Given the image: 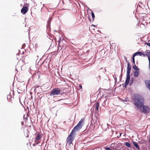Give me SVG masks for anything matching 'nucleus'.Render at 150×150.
Returning a JSON list of instances; mask_svg holds the SVG:
<instances>
[{"mask_svg": "<svg viewBox=\"0 0 150 150\" xmlns=\"http://www.w3.org/2000/svg\"><path fill=\"white\" fill-rule=\"evenodd\" d=\"M84 121V119L83 118H81L78 124L74 127L71 132L74 134H76V131H79L82 128L83 125Z\"/></svg>", "mask_w": 150, "mask_h": 150, "instance_id": "20e7f679", "label": "nucleus"}, {"mask_svg": "<svg viewBox=\"0 0 150 150\" xmlns=\"http://www.w3.org/2000/svg\"><path fill=\"white\" fill-rule=\"evenodd\" d=\"M134 57H134V55H133L132 62H133V63L134 64V65L135 64Z\"/></svg>", "mask_w": 150, "mask_h": 150, "instance_id": "aec40b11", "label": "nucleus"}, {"mask_svg": "<svg viewBox=\"0 0 150 150\" xmlns=\"http://www.w3.org/2000/svg\"><path fill=\"white\" fill-rule=\"evenodd\" d=\"M134 104L135 106L137 108H140V107L144 104V98L139 95L135 96L133 99Z\"/></svg>", "mask_w": 150, "mask_h": 150, "instance_id": "f257e3e1", "label": "nucleus"}, {"mask_svg": "<svg viewBox=\"0 0 150 150\" xmlns=\"http://www.w3.org/2000/svg\"><path fill=\"white\" fill-rule=\"evenodd\" d=\"M146 45L149 46H150V42L149 43H146Z\"/></svg>", "mask_w": 150, "mask_h": 150, "instance_id": "393cba45", "label": "nucleus"}, {"mask_svg": "<svg viewBox=\"0 0 150 150\" xmlns=\"http://www.w3.org/2000/svg\"><path fill=\"white\" fill-rule=\"evenodd\" d=\"M145 52L146 53V55L148 57V58H150V50H146Z\"/></svg>", "mask_w": 150, "mask_h": 150, "instance_id": "9b49d317", "label": "nucleus"}, {"mask_svg": "<svg viewBox=\"0 0 150 150\" xmlns=\"http://www.w3.org/2000/svg\"><path fill=\"white\" fill-rule=\"evenodd\" d=\"M52 19L51 18H50L49 19V20L47 22L48 24H50L51 21H52Z\"/></svg>", "mask_w": 150, "mask_h": 150, "instance_id": "a211bd4d", "label": "nucleus"}, {"mask_svg": "<svg viewBox=\"0 0 150 150\" xmlns=\"http://www.w3.org/2000/svg\"><path fill=\"white\" fill-rule=\"evenodd\" d=\"M142 52H138L133 54L134 57H135L136 55H139L141 56Z\"/></svg>", "mask_w": 150, "mask_h": 150, "instance_id": "ddd939ff", "label": "nucleus"}, {"mask_svg": "<svg viewBox=\"0 0 150 150\" xmlns=\"http://www.w3.org/2000/svg\"><path fill=\"white\" fill-rule=\"evenodd\" d=\"M75 135L76 134H74L72 132H71L66 139V146L70 148V146H73V142L75 137Z\"/></svg>", "mask_w": 150, "mask_h": 150, "instance_id": "f03ea898", "label": "nucleus"}, {"mask_svg": "<svg viewBox=\"0 0 150 150\" xmlns=\"http://www.w3.org/2000/svg\"><path fill=\"white\" fill-rule=\"evenodd\" d=\"M128 100H129L128 99V98H126L125 99L124 101H125L127 102Z\"/></svg>", "mask_w": 150, "mask_h": 150, "instance_id": "b1692460", "label": "nucleus"}, {"mask_svg": "<svg viewBox=\"0 0 150 150\" xmlns=\"http://www.w3.org/2000/svg\"><path fill=\"white\" fill-rule=\"evenodd\" d=\"M25 136L26 137H27L28 136V134H27V136Z\"/></svg>", "mask_w": 150, "mask_h": 150, "instance_id": "cd10ccee", "label": "nucleus"}, {"mask_svg": "<svg viewBox=\"0 0 150 150\" xmlns=\"http://www.w3.org/2000/svg\"><path fill=\"white\" fill-rule=\"evenodd\" d=\"M99 106V103L98 102H97L94 105V107L95 108V110L97 111H98V107Z\"/></svg>", "mask_w": 150, "mask_h": 150, "instance_id": "1a4fd4ad", "label": "nucleus"}, {"mask_svg": "<svg viewBox=\"0 0 150 150\" xmlns=\"http://www.w3.org/2000/svg\"><path fill=\"white\" fill-rule=\"evenodd\" d=\"M79 87L80 88V89H82V86L81 85H80Z\"/></svg>", "mask_w": 150, "mask_h": 150, "instance_id": "a878e982", "label": "nucleus"}, {"mask_svg": "<svg viewBox=\"0 0 150 150\" xmlns=\"http://www.w3.org/2000/svg\"><path fill=\"white\" fill-rule=\"evenodd\" d=\"M148 60L149 61V68L150 69V58H148Z\"/></svg>", "mask_w": 150, "mask_h": 150, "instance_id": "412c9836", "label": "nucleus"}, {"mask_svg": "<svg viewBox=\"0 0 150 150\" xmlns=\"http://www.w3.org/2000/svg\"><path fill=\"white\" fill-rule=\"evenodd\" d=\"M141 108H142V112L144 113H148L149 112L150 109L147 106L143 105L140 107Z\"/></svg>", "mask_w": 150, "mask_h": 150, "instance_id": "0eeeda50", "label": "nucleus"}, {"mask_svg": "<svg viewBox=\"0 0 150 150\" xmlns=\"http://www.w3.org/2000/svg\"><path fill=\"white\" fill-rule=\"evenodd\" d=\"M133 68L136 70V71H139V68H138V67L136 66L135 64L134 65H133Z\"/></svg>", "mask_w": 150, "mask_h": 150, "instance_id": "2eb2a0df", "label": "nucleus"}, {"mask_svg": "<svg viewBox=\"0 0 150 150\" xmlns=\"http://www.w3.org/2000/svg\"><path fill=\"white\" fill-rule=\"evenodd\" d=\"M35 135H36V137L34 139V142L35 144H37L40 143V140L42 137V135L40 133H38L37 135L35 134Z\"/></svg>", "mask_w": 150, "mask_h": 150, "instance_id": "423d86ee", "label": "nucleus"}, {"mask_svg": "<svg viewBox=\"0 0 150 150\" xmlns=\"http://www.w3.org/2000/svg\"><path fill=\"white\" fill-rule=\"evenodd\" d=\"M131 70V66L129 62H127V78L125 83L124 87L126 88L130 80V74Z\"/></svg>", "mask_w": 150, "mask_h": 150, "instance_id": "7ed1b4c3", "label": "nucleus"}, {"mask_svg": "<svg viewBox=\"0 0 150 150\" xmlns=\"http://www.w3.org/2000/svg\"><path fill=\"white\" fill-rule=\"evenodd\" d=\"M126 61L127 62V59H126Z\"/></svg>", "mask_w": 150, "mask_h": 150, "instance_id": "c85d7f7f", "label": "nucleus"}, {"mask_svg": "<svg viewBox=\"0 0 150 150\" xmlns=\"http://www.w3.org/2000/svg\"><path fill=\"white\" fill-rule=\"evenodd\" d=\"M22 63L23 64H24V62H23V60H20L18 63V64H20V63Z\"/></svg>", "mask_w": 150, "mask_h": 150, "instance_id": "6ab92c4d", "label": "nucleus"}, {"mask_svg": "<svg viewBox=\"0 0 150 150\" xmlns=\"http://www.w3.org/2000/svg\"><path fill=\"white\" fill-rule=\"evenodd\" d=\"M91 16L93 18L92 21H93L94 20V18H95V16L93 13L92 12H91Z\"/></svg>", "mask_w": 150, "mask_h": 150, "instance_id": "f3484780", "label": "nucleus"}, {"mask_svg": "<svg viewBox=\"0 0 150 150\" xmlns=\"http://www.w3.org/2000/svg\"><path fill=\"white\" fill-rule=\"evenodd\" d=\"M125 145L127 147L130 148L131 147V146L130 144L128 142H126Z\"/></svg>", "mask_w": 150, "mask_h": 150, "instance_id": "dca6fc26", "label": "nucleus"}, {"mask_svg": "<svg viewBox=\"0 0 150 150\" xmlns=\"http://www.w3.org/2000/svg\"><path fill=\"white\" fill-rule=\"evenodd\" d=\"M28 8L27 6H23L21 10V13L23 14H25L28 11Z\"/></svg>", "mask_w": 150, "mask_h": 150, "instance_id": "6e6552de", "label": "nucleus"}, {"mask_svg": "<svg viewBox=\"0 0 150 150\" xmlns=\"http://www.w3.org/2000/svg\"><path fill=\"white\" fill-rule=\"evenodd\" d=\"M139 71H135L134 73V76L135 77H137L139 75Z\"/></svg>", "mask_w": 150, "mask_h": 150, "instance_id": "f8f14e48", "label": "nucleus"}, {"mask_svg": "<svg viewBox=\"0 0 150 150\" xmlns=\"http://www.w3.org/2000/svg\"><path fill=\"white\" fill-rule=\"evenodd\" d=\"M105 149L106 150H111V149L109 147H106Z\"/></svg>", "mask_w": 150, "mask_h": 150, "instance_id": "5701e85b", "label": "nucleus"}, {"mask_svg": "<svg viewBox=\"0 0 150 150\" xmlns=\"http://www.w3.org/2000/svg\"><path fill=\"white\" fill-rule=\"evenodd\" d=\"M146 55V54H145L144 53H143L142 52V54H141V56H142L143 57H145Z\"/></svg>", "mask_w": 150, "mask_h": 150, "instance_id": "4be33fe9", "label": "nucleus"}, {"mask_svg": "<svg viewBox=\"0 0 150 150\" xmlns=\"http://www.w3.org/2000/svg\"><path fill=\"white\" fill-rule=\"evenodd\" d=\"M145 83L146 84L147 87L150 90V80L146 81Z\"/></svg>", "mask_w": 150, "mask_h": 150, "instance_id": "9d476101", "label": "nucleus"}, {"mask_svg": "<svg viewBox=\"0 0 150 150\" xmlns=\"http://www.w3.org/2000/svg\"><path fill=\"white\" fill-rule=\"evenodd\" d=\"M60 43H61V42H59V48H58V49H59V47H60Z\"/></svg>", "mask_w": 150, "mask_h": 150, "instance_id": "bb28decb", "label": "nucleus"}, {"mask_svg": "<svg viewBox=\"0 0 150 150\" xmlns=\"http://www.w3.org/2000/svg\"><path fill=\"white\" fill-rule=\"evenodd\" d=\"M61 90L59 88H55L51 90L50 93V96H53L54 97H56L57 96L59 95Z\"/></svg>", "mask_w": 150, "mask_h": 150, "instance_id": "39448f33", "label": "nucleus"}, {"mask_svg": "<svg viewBox=\"0 0 150 150\" xmlns=\"http://www.w3.org/2000/svg\"><path fill=\"white\" fill-rule=\"evenodd\" d=\"M149 142H150V139L149 140Z\"/></svg>", "mask_w": 150, "mask_h": 150, "instance_id": "c756f323", "label": "nucleus"}, {"mask_svg": "<svg viewBox=\"0 0 150 150\" xmlns=\"http://www.w3.org/2000/svg\"><path fill=\"white\" fill-rule=\"evenodd\" d=\"M133 144L134 145V146H135L137 149H138L139 150V146L138 145V144L136 142H133Z\"/></svg>", "mask_w": 150, "mask_h": 150, "instance_id": "4468645a", "label": "nucleus"}]
</instances>
